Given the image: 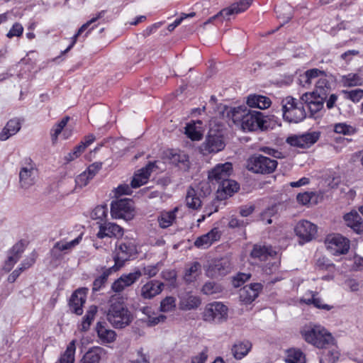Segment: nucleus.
I'll return each mask as SVG.
<instances>
[{
	"mask_svg": "<svg viewBox=\"0 0 363 363\" xmlns=\"http://www.w3.org/2000/svg\"><path fill=\"white\" fill-rule=\"evenodd\" d=\"M317 78L318 80L315 83V90L311 94L327 98L330 90V84L324 71L317 68L308 69L299 75L298 84L303 87L308 88Z\"/></svg>",
	"mask_w": 363,
	"mask_h": 363,
	"instance_id": "obj_1",
	"label": "nucleus"
},
{
	"mask_svg": "<svg viewBox=\"0 0 363 363\" xmlns=\"http://www.w3.org/2000/svg\"><path fill=\"white\" fill-rule=\"evenodd\" d=\"M137 254V245L134 239L124 238L118 241L113 252L114 264L112 267L119 271L126 262L133 259Z\"/></svg>",
	"mask_w": 363,
	"mask_h": 363,
	"instance_id": "obj_2",
	"label": "nucleus"
},
{
	"mask_svg": "<svg viewBox=\"0 0 363 363\" xmlns=\"http://www.w3.org/2000/svg\"><path fill=\"white\" fill-rule=\"evenodd\" d=\"M301 333L306 342L318 349L333 345L335 340L332 334L320 325L305 328Z\"/></svg>",
	"mask_w": 363,
	"mask_h": 363,
	"instance_id": "obj_3",
	"label": "nucleus"
},
{
	"mask_svg": "<svg viewBox=\"0 0 363 363\" xmlns=\"http://www.w3.org/2000/svg\"><path fill=\"white\" fill-rule=\"evenodd\" d=\"M283 118L289 123H297L306 118L307 114L301 100L288 96L281 101Z\"/></svg>",
	"mask_w": 363,
	"mask_h": 363,
	"instance_id": "obj_4",
	"label": "nucleus"
},
{
	"mask_svg": "<svg viewBox=\"0 0 363 363\" xmlns=\"http://www.w3.org/2000/svg\"><path fill=\"white\" fill-rule=\"evenodd\" d=\"M107 320L113 327L118 329L129 325L133 316L123 303L115 301L111 303L107 312Z\"/></svg>",
	"mask_w": 363,
	"mask_h": 363,
	"instance_id": "obj_5",
	"label": "nucleus"
},
{
	"mask_svg": "<svg viewBox=\"0 0 363 363\" xmlns=\"http://www.w3.org/2000/svg\"><path fill=\"white\" fill-rule=\"evenodd\" d=\"M278 165L276 160L259 154H255L247 161V169L255 174H269L274 172Z\"/></svg>",
	"mask_w": 363,
	"mask_h": 363,
	"instance_id": "obj_6",
	"label": "nucleus"
},
{
	"mask_svg": "<svg viewBox=\"0 0 363 363\" xmlns=\"http://www.w3.org/2000/svg\"><path fill=\"white\" fill-rule=\"evenodd\" d=\"M38 169L35 163L30 158H26L19 172V185L21 188L28 189L33 186L37 180Z\"/></svg>",
	"mask_w": 363,
	"mask_h": 363,
	"instance_id": "obj_7",
	"label": "nucleus"
},
{
	"mask_svg": "<svg viewBox=\"0 0 363 363\" xmlns=\"http://www.w3.org/2000/svg\"><path fill=\"white\" fill-rule=\"evenodd\" d=\"M133 202L131 199H123L113 201L111 204V214L113 218L130 220L135 216Z\"/></svg>",
	"mask_w": 363,
	"mask_h": 363,
	"instance_id": "obj_8",
	"label": "nucleus"
},
{
	"mask_svg": "<svg viewBox=\"0 0 363 363\" xmlns=\"http://www.w3.org/2000/svg\"><path fill=\"white\" fill-rule=\"evenodd\" d=\"M228 318V308L220 302H213L206 306L203 319L206 322L216 323L225 320Z\"/></svg>",
	"mask_w": 363,
	"mask_h": 363,
	"instance_id": "obj_9",
	"label": "nucleus"
},
{
	"mask_svg": "<svg viewBox=\"0 0 363 363\" xmlns=\"http://www.w3.org/2000/svg\"><path fill=\"white\" fill-rule=\"evenodd\" d=\"M267 121L264 114L257 111L248 110L242 122L244 131H255L267 128Z\"/></svg>",
	"mask_w": 363,
	"mask_h": 363,
	"instance_id": "obj_10",
	"label": "nucleus"
},
{
	"mask_svg": "<svg viewBox=\"0 0 363 363\" xmlns=\"http://www.w3.org/2000/svg\"><path fill=\"white\" fill-rule=\"evenodd\" d=\"M325 245L330 253L335 256L346 255L350 250V240L340 234L327 236Z\"/></svg>",
	"mask_w": 363,
	"mask_h": 363,
	"instance_id": "obj_11",
	"label": "nucleus"
},
{
	"mask_svg": "<svg viewBox=\"0 0 363 363\" xmlns=\"http://www.w3.org/2000/svg\"><path fill=\"white\" fill-rule=\"evenodd\" d=\"M233 268L230 259L227 257H221L213 260L206 270V274L211 278L224 277L231 272Z\"/></svg>",
	"mask_w": 363,
	"mask_h": 363,
	"instance_id": "obj_12",
	"label": "nucleus"
},
{
	"mask_svg": "<svg viewBox=\"0 0 363 363\" xmlns=\"http://www.w3.org/2000/svg\"><path fill=\"white\" fill-rule=\"evenodd\" d=\"M294 231L300 239L299 243L303 245L315 238L317 233V226L310 221L302 220L297 223Z\"/></svg>",
	"mask_w": 363,
	"mask_h": 363,
	"instance_id": "obj_13",
	"label": "nucleus"
},
{
	"mask_svg": "<svg viewBox=\"0 0 363 363\" xmlns=\"http://www.w3.org/2000/svg\"><path fill=\"white\" fill-rule=\"evenodd\" d=\"M252 1L253 0H240L238 3L233 4L230 7L223 9L217 14L208 18L205 24L211 23L217 19H219L220 21H222L223 19H225L232 14L243 12L249 8V6L252 4Z\"/></svg>",
	"mask_w": 363,
	"mask_h": 363,
	"instance_id": "obj_14",
	"label": "nucleus"
},
{
	"mask_svg": "<svg viewBox=\"0 0 363 363\" xmlns=\"http://www.w3.org/2000/svg\"><path fill=\"white\" fill-rule=\"evenodd\" d=\"M319 138V132L306 133L299 135H291L286 138V142L291 146L308 148L315 143Z\"/></svg>",
	"mask_w": 363,
	"mask_h": 363,
	"instance_id": "obj_15",
	"label": "nucleus"
},
{
	"mask_svg": "<svg viewBox=\"0 0 363 363\" xmlns=\"http://www.w3.org/2000/svg\"><path fill=\"white\" fill-rule=\"evenodd\" d=\"M141 276L142 272L138 269L129 274H123L112 284L111 289L114 292L120 293L135 283Z\"/></svg>",
	"mask_w": 363,
	"mask_h": 363,
	"instance_id": "obj_16",
	"label": "nucleus"
},
{
	"mask_svg": "<svg viewBox=\"0 0 363 363\" xmlns=\"http://www.w3.org/2000/svg\"><path fill=\"white\" fill-rule=\"evenodd\" d=\"M233 165L230 162L217 164L208 174V179L213 184H219L230 177Z\"/></svg>",
	"mask_w": 363,
	"mask_h": 363,
	"instance_id": "obj_17",
	"label": "nucleus"
},
{
	"mask_svg": "<svg viewBox=\"0 0 363 363\" xmlns=\"http://www.w3.org/2000/svg\"><path fill=\"white\" fill-rule=\"evenodd\" d=\"M225 147L223 136L218 134H209L201 145V150L203 154L216 153Z\"/></svg>",
	"mask_w": 363,
	"mask_h": 363,
	"instance_id": "obj_18",
	"label": "nucleus"
},
{
	"mask_svg": "<svg viewBox=\"0 0 363 363\" xmlns=\"http://www.w3.org/2000/svg\"><path fill=\"white\" fill-rule=\"evenodd\" d=\"M88 289L86 288L78 289L73 292L69 301V306L72 313L80 315L83 313V306L86 300V292Z\"/></svg>",
	"mask_w": 363,
	"mask_h": 363,
	"instance_id": "obj_19",
	"label": "nucleus"
},
{
	"mask_svg": "<svg viewBox=\"0 0 363 363\" xmlns=\"http://www.w3.org/2000/svg\"><path fill=\"white\" fill-rule=\"evenodd\" d=\"M325 97H322L314 94L305 93L301 96V100L303 101L305 108L308 109L311 116H314L315 113L323 108Z\"/></svg>",
	"mask_w": 363,
	"mask_h": 363,
	"instance_id": "obj_20",
	"label": "nucleus"
},
{
	"mask_svg": "<svg viewBox=\"0 0 363 363\" xmlns=\"http://www.w3.org/2000/svg\"><path fill=\"white\" fill-rule=\"evenodd\" d=\"M26 249L25 242L20 240L17 242L9 251V256L5 262L4 269L7 272L11 270L14 264L20 259Z\"/></svg>",
	"mask_w": 363,
	"mask_h": 363,
	"instance_id": "obj_21",
	"label": "nucleus"
},
{
	"mask_svg": "<svg viewBox=\"0 0 363 363\" xmlns=\"http://www.w3.org/2000/svg\"><path fill=\"white\" fill-rule=\"evenodd\" d=\"M262 288L263 286L260 283H253L245 286L240 291V301L245 304L251 303L258 297Z\"/></svg>",
	"mask_w": 363,
	"mask_h": 363,
	"instance_id": "obj_22",
	"label": "nucleus"
},
{
	"mask_svg": "<svg viewBox=\"0 0 363 363\" xmlns=\"http://www.w3.org/2000/svg\"><path fill=\"white\" fill-rule=\"evenodd\" d=\"M164 284L157 280L147 281L141 287V296L145 299H151L160 294L164 289Z\"/></svg>",
	"mask_w": 363,
	"mask_h": 363,
	"instance_id": "obj_23",
	"label": "nucleus"
},
{
	"mask_svg": "<svg viewBox=\"0 0 363 363\" xmlns=\"http://www.w3.org/2000/svg\"><path fill=\"white\" fill-rule=\"evenodd\" d=\"M96 332L101 343L108 344L113 342L116 339V333L110 329L104 321H99L96 325Z\"/></svg>",
	"mask_w": 363,
	"mask_h": 363,
	"instance_id": "obj_24",
	"label": "nucleus"
},
{
	"mask_svg": "<svg viewBox=\"0 0 363 363\" xmlns=\"http://www.w3.org/2000/svg\"><path fill=\"white\" fill-rule=\"evenodd\" d=\"M123 235V229L118 225L113 223H108L101 224L99 225V230L97 233V238H119Z\"/></svg>",
	"mask_w": 363,
	"mask_h": 363,
	"instance_id": "obj_25",
	"label": "nucleus"
},
{
	"mask_svg": "<svg viewBox=\"0 0 363 363\" xmlns=\"http://www.w3.org/2000/svg\"><path fill=\"white\" fill-rule=\"evenodd\" d=\"M221 233L218 228H213L208 233L199 237L194 242V245L197 247L208 248L214 242L220 238Z\"/></svg>",
	"mask_w": 363,
	"mask_h": 363,
	"instance_id": "obj_26",
	"label": "nucleus"
},
{
	"mask_svg": "<svg viewBox=\"0 0 363 363\" xmlns=\"http://www.w3.org/2000/svg\"><path fill=\"white\" fill-rule=\"evenodd\" d=\"M347 226L350 227L357 234L363 233V220L361 216L356 211H352L343 216Z\"/></svg>",
	"mask_w": 363,
	"mask_h": 363,
	"instance_id": "obj_27",
	"label": "nucleus"
},
{
	"mask_svg": "<svg viewBox=\"0 0 363 363\" xmlns=\"http://www.w3.org/2000/svg\"><path fill=\"white\" fill-rule=\"evenodd\" d=\"M248 109L245 106L228 107L224 106L223 113H226V117L232 120L234 124L242 125L243 118Z\"/></svg>",
	"mask_w": 363,
	"mask_h": 363,
	"instance_id": "obj_28",
	"label": "nucleus"
},
{
	"mask_svg": "<svg viewBox=\"0 0 363 363\" xmlns=\"http://www.w3.org/2000/svg\"><path fill=\"white\" fill-rule=\"evenodd\" d=\"M106 353V352L103 347H93L84 354L79 363H100Z\"/></svg>",
	"mask_w": 363,
	"mask_h": 363,
	"instance_id": "obj_29",
	"label": "nucleus"
},
{
	"mask_svg": "<svg viewBox=\"0 0 363 363\" xmlns=\"http://www.w3.org/2000/svg\"><path fill=\"white\" fill-rule=\"evenodd\" d=\"M322 349L323 351L321 353L320 363H323V361H325L328 363H335L339 359L340 353L338 350L335 339L333 345H330Z\"/></svg>",
	"mask_w": 363,
	"mask_h": 363,
	"instance_id": "obj_30",
	"label": "nucleus"
},
{
	"mask_svg": "<svg viewBox=\"0 0 363 363\" xmlns=\"http://www.w3.org/2000/svg\"><path fill=\"white\" fill-rule=\"evenodd\" d=\"M21 127V121L18 118L11 119L0 133V140H6L14 135L20 130Z\"/></svg>",
	"mask_w": 363,
	"mask_h": 363,
	"instance_id": "obj_31",
	"label": "nucleus"
},
{
	"mask_svg": "<svg viewBox=\"0 0 363 363\" xmlns=\"http://www.w3.org/2000/svg\"><path fill=\"white\" fill-rule=\"evenodd\" d=\"M251 349L252 343L248 340H244L235 342L233 345L231 351L236 359H242L249 353Z\"/></svg>",
	"mask_w": 363,
	"mask_h": 363,
	"instance_id": "obj_32",
	"label": "nucleus"
},
{
	"mask_svg": "<svg viewBox=\"0 0 363 363\" xmlns=\"http://www.w3.org/2000/svg\"><path fill=\"white\" fill-rule=\"evenodd\" d=\"M274 254H275V252L270 246L255 245L250 253V256L253 259L264 261L268 257L272 256Z\"/></svg>",
	"mask_w": 363,
	"mask_h": 363,
	"instance_id": "obj_33",
	"label": "nucleus"
},
{
	"mask_svg": "<svg viewBox=\"0 0 363 363\" xmlns=\"http://www.w3.org/2000/svg\"><path fill=\"white\" fill-rule=\"evenodd\" d=\"M271 100L269 98L262 95H250L247 97V104L251 108L265 109L270 106Z\"/></svg>",
	"mask_w": 363,
	"mask_h": 363,
	"instance_id": "obj_34",
	"label": "nucleus"
},
{
	"mask_svg": "<svg viewBox=\"0 0 363 363\" xmlns=\"http://www.w3.org/2000/svg\"><path fill=\"white\" fill-rule=\"evenodd\" d=\"M179 208L175 207L173 210L169 211H162L157 218L159 225L162 228H166L172 225L176 219V213Z\"/></svg>",
	"mask_w": 363,
	"mask_h": 363,
	"instance_id": "obj_35",
	"label": "nucleus"
},
{
	"mask_svg": "<svg viewBox=\"0 0 363 363\" xmlns=\"http://www.w3.org/2000/svg\"><path fill=\"white\" fill-rule=\"evenodd\" d=\"M105 14V11H101L99 12L95 17H93L91 20L88 21L86 23L83 24L79 29L78 30L77 33L72 37V40L70 45L64 50L62 52V54H65L69 50H71V48L74 46V45L76 43L77 38L84 31L86 30L89 26L92 24L93 23L96 22L98 19L101 18Z\"/></svg>",
	"mask_w": 363,
	"mask_h": 363,
	"instance_id": "obj_36",
	"label": "nucleus"
},
{
	"mask_svg": "<svg viewBox=\"0 0 363 363\" xmlns=\"http://www.w3.org/2000/svg\"><path fill=\"white\" fill-rule=\"evenodd\" d=\"M116 272H118V271L116 270L113 267H111L108 268H104L102 274L94 279V281L93 282L92 291L94 292H95V291H98L101 289H102L105 286V284L108 280V277L112 273H114Z\"/></svg>",
	"mask_w": 363,
	"mask_h": 363,
	"instance_id": "obj_37",
	"label": "nucleus"
},
{
	"mask_svg": "<svg viewBox=\"0 0 363 363\" xmlns=\"http://www.w3.org/2000/svg\"><path fill=\"white\" fill-rule=\"evenodd\" d=\"M239 184L235 181L228 178L218 185V193H224L226 196H231L239 189Z\"/></svg>",
	"mask_w": 363,
	"mask_h": 363,
	"instance_id": "obj_38",
	"label": "nucleus"
},
{
	"mask_svg": "<svg viewBox=\"0 0 363 363\" xmlns=\"http://www.w3.org/2000/svg\"><path fill=\"white\" fill-rule=\"evenodd\" d=\"M186 203L188 208L194 210L199 209L201 206V200L197 191L192 187L187 190Z\"/></svg>",
	"mask_w": 363,
	"mask_h": 363,
	"instance_id": "obj_39",
	"label": "nucleus"
},
{
	"mask_svg": "<svg viewBox=\"0 0 363 363\" xmlns=\"http://www.w3.org/2000/svg\"><path fill=\"white\" fill-rule=\"evenodd\" d=\"M98 308L94 305H92L89 308L86 314L83 317L82 323L79 326V330L81 331L86 332L89 329L90 325L92 321L94 320Z\"/></svg>",
	"mask_w": 363,
	"mask_h": 363,
	"instance_id": "obj_40",
	"label": "nucleus"
},
{
	"mask_svg": "<svg viewBox=\"0 0 363 363\" xmlns=\"http://www.w3.org/2000/svg\"><path fill=\"white\" fill-rule=\"evenodd\" d=\"M82 239V234L79 235L77 238L74 239L69 242H65L64 240H60L57 242L52 248V252L55 250L59 251H69L73 249L76 245H77Z\"/></svg>",
	"mask_w": 363,
	"mask_h": 363,
	"instance_id": "obj_41",
	"label": "nucleus"
},
{
	"mask_svg": "<svg viewBox=\"0 0 363 363\" xmlns=\"http://www.w3.org/2000/svg\"><path fill=\"white\" fill-rule=\"evenodd\" d=\"M201 269V264L199 262H194L189 268L186 269L184 280L189 283L194 281L199 275Z\"/></svg>",
	"mask_w": 363,
	"mask_h": 363,
	"instance_id": "obj_42",
	"label": "nucleus"
},
{
	"mask_svg": "<svg viewBox=\"0 0 363 363\" xmlns=\"http://www.w3.org/2000/svg\"><path fill=\"white\" fill-rule=\"evenodd\" d=\"M201 304V300L196 296H188L180 301V308L184 311H189L196 308Z\"/></svg>",
	"mask_w": 363,
	"mask_h": 363,
	"instance_id": "obj_43",
	"label": "nucleus"
},
{
	"mask_svg": "<svg viewBox=\"0 0 363 363\" xmlns=\"http://www.w3.org/2000/svg\"><path fill=\"white\" fill-rule=\"evenodd\" d=\"M75 340L71 341L62 356L60 357V363H74L75 354Z\"/></svg>",
	"mask_w": 363,
	"mask_h": 363,
	"instance_id": "obj_44",
	"label": "nucleus"
},
{
	"mask_svg": "<svg viewBox=\"0 0 363 363\" xmlns=\"http://www.w3.org/2000/svg\"><path fill=\"white\" fill-rule=\"evenodd\" d=\"M277 18L281 21V26L288 23L292 18L291 8L289 5L279 6L275 9Z\"/></svg>",
	"mask_w": 363,
	"mask_h": 363,
	"instance_id": "obj_45",
	"label": "nucleus"
},
{
	"mask_svg": "<svg viewBox=\"0 0 363 363\" xmlns=\"http://www.w3.org/2000/svg\"><path fill=\"white\" fill-rule=\"evenodd\" d=\"M170 160L179 168L186 169L189 167V157L183 152L172 154Z\"/></svg>",
	"mask_w": 363,
	"mask_h": 363,
	"instance_id": "obj_46",
	"label": "nucleus"
},
{
	"mask_svg": "<svg viewBox=\"0 0 363 363\" xmlns=\"http://www.w3.org/2000/svg\"><path fill=\"white\" fill-rule=\"evenodd\" d=\"M285 361L287 363H305V356L299 350H289Z\"/></svg>",
	"mask_w": 363,
	"mask_h": 363,
	"instance_id": "obj_47",
	"label": "nucleus"
},
{
	"mask_svg": "<svg viewBox=\"0 0 363 363\" xmlns=\"http://www.w3.org/2000/svg\"><path fill=\"white\" fill-rule=\"evenodd\" d=\"M333 130L337 134H342L344 135H352L357 133L356 128L346 123H335L333 127Z\"/></svg>",
	"mask_w": 363,
	"mask_h": 363,
	"instance_id": "obj_48",
	"label": "nucleus"
},
{
	"mask_svg": "<svg viewBox=\"0 0 363 363\" xmlns=\"http://www.w3.org/2000/svg\"><path fill=\"white\" fill-rule=\"evenodd\" d=\"M69 119L70 118L69 116H65L52 127L50 134L53 143H55L57 140L58 135L62 133Z\"/></svg>",
	"mask_w": 363,
	"mask_h": 363,
	"instance_id": "obj_49",
	"label": "nucleus"
},
{
	"mask_svg": "<svg viewBox=\"0 0 363 363\" xmlns=\"http://www.w3.org/2000/svg\"><path fill=\"white\" fill-rule=\"evenodd\" d=\"M277 208L276 206L268 207L260 213V220L264 224H271L272 223V218L276 216Z\"/></svg>",
	"mask_w": 363,
	"mask_h": 363,
	"instance_id": "obj_50",
	"label": "nucleus"
},
{
	"mask_svg": "<svg viewBox=\"0 0 363 363\" xmlns=\"http://www.w3.org/2000/svg\"><path fill=\"white\" fill-rule=\"evenodd\" d=\"M108 208L106 205H101L96 206L91 212V217L94 220H99L103 221L108 216Z\"/></svg>",
	"mask_w": 363,
	"mask_h": 363,
	"instance_id": "obj_51",
	"label": "nucleus"
},
{
	"mask_svg": "<svg viewBox=\"0 0 363 363\" xmlns=\"http://www.w3.org/2000/svg\"><path fill=\"white\" fill-rule=\"evenodd\" d=\"M185 134L192 140H199L202 138L201 133L197 130L194 123L186 124L185 128Z\"/></svg>",
	"mask_w": 363,
	"mask_h": 363,
	"instance_id": "obj_52",
	"label": "nucleus"
},
{
	"mask_svg": "<svg viewBox=\"0 0 363 363\" xmlns=\"http://www.w3.org/2000/svg\"><path fill=\"white\" fill-rule=\"evenodd\" d=\"M176 308V298L173 296H167L160 303V311L167 313Z\"/></svg>",
	"mask_w": 363,
	"mask_h": 363,
	"instance_id": "obj_53",
	"label": "nucleus"
},
{
	"mask_svg": "<svg viewBox=\"0 0 363 363\" xmlns=\"http://www.w3.org/2000/svg\"><path fill=\"white\" fill-rule=\"evenodd\" d=\"M201 291L206 295H213L220 293L221 288L214 281H207L203 286Z\"/></svg>",
	"mask_w": 363,
	"mask_h": 363,
	"instance_id": "obj_54",
	"label": "nucleus"
},
{
	"mask_svg": "<svg viewBox=\"0 0 363 363\" xmlns=\"http://www.w3.org/2000/svg\"><path fill=\"white\" fill-rule=\"evenodd\" d=\"M344 84L347 86H360L362 84V78L357 74H349L345 77Z\"/></svg>",
	"mask_w": 363,
	"mask_h": 363,
	"instance_id": "obj_55",
	"label": "nucleus"
},
{
	"mask_svg": "<svg viewBox=\"0 0 363 363\" xmlns=\"http://www.w3.org/2000/svg\"><path fill=\"white\" fill-rule=\"evenodd\" d=\"M342 92L346 95V98L352 101L357 103L363 98V89H357L351 91L343 90Z\"/></svg>",
	"mask_w": 363,
	"mask_h": 363,
	"instance_id": "obj_56",
	"label": "nucleus"
},
{
	"mask_svg": "<svg viewBox=\"0 0 363 363\" xmlns=\"http://www.w3.org/2000/svg\"><path fill=\"white\" fill-rule=\"evenodd\" d=\"M84 150L85 145L79 144L74 148V150L72 152L67 154V155L65 157V160L68 162H71L79 157Z\"/></svg>",
	"mask_w": 363,
	"mask_h": 363,
	"instance_id": "obj_57",
	"label": "nucleus"
},
{
	"mask_svg": "<svg viewBox=\"0 0 363 363\" xmlns=\"http://www.w3.org/2000/svg\"><path fill=\"white\" fill-rule=\"evenodd\" d=\"M23 32V27L19 23H15L11 28L9 30L6 36L9 38H12L13 37H20L22 35Z\"/></svg>",
	"mask_w": 363,
	"mask_h": 363,
	"instance_id": "obj_58",
	"label": "nucleus"
},
{
	"mask_svg": "<svg viewBox=\"0 0 363 363\" xmlns=\"http://www.w3.org/2000/svg\"><path fill=\"white\" fill-rule=\"evenodd\" d=\"M159 265L160 263L158 262L154 265L144 267L143 268V271H141L142 275L144 274L145 276H147L149 278L156 276L158 272L160 271Z\"/></svg>",
	"mask_w": 363,
	"mask_h": 363,
	"instance_id": "obj_59",
	"label": "nucleus"
},
{
	"mask_svg": "<svg viewBox=\"0 0 363 363\" xmlns=\"http://www.w3.org/2000/svg\"><path fill=\"white\" fill-rule=\"evenodd\" d=\"M315 196L313 192L300 193L296 196L297 201L302 205H307L311 203L312 198Z\"/></svg>",
	"mask_w": 363,
	"mask_h": 363,
	"instance_id": "obj_60",
	"label": "nucleus"
},
{
	"mask_svg": "<svg viewBox=\"0 0 363 363\" xmlns=\"http://www.w3.org/2000/svg\"><path fill=\"white\" fill-rule=\"evenodd\" d=\"M102 168V162H94L90 164L85 172L89 175V178L91 179L95 177V175L99 172V171Z\"/></svg>",
	"mask_w": 363,
	"mask_h": 363,
	"instance_id": "obj_61",
	"label": "nucleus"
},
{
	"mask_svg": "<svg viewBox=\"0 0 363 363\" xmlns=\"http://www.w3.org/2000/svg\"><path fill=\"white\" fill-rule=\"evenodd\" d=\"M154 167L155 164L153 163L149 162L145 167L139 169L137 174L143 177V179H146L147 181Z\"/></svg>",
	"mask_w": 363,
	"mask_h": 363,
	"instance_id": "obj_62",
	"label": "nucleus"
},
{
	"mask_svg": "<svg viewBox=\"0 0 363 363\" xmlns=\"http://www.w3.org/2000/svg\"><path fill=\"white\" fill-rule=\"evenodd\" d=\"M137 359L131 360L130 363H150V357L143 352L142 347L137 350Z\"/></svg>",
	"mask_w": 363,
	"mask_h": 363,
	"instance_id": "obj_63",
	"label": "nucleus"
},
{
	"mask_svg": "<svg viewBox=\"0 0 363 363\" xmlns=\"http://www.w3.org/2000/svg\"><path fill=\"white\" fill-rule=\"evenodd\" d=\"M91 179L86 172H84L77 177L75 182L77 186L83 187L86 186Z\"/></svg>",
	"mask_w": 363,
	"mask_h": 363,
	"instance_id": "obj_64",
	"label": "nucleus"
}]
</instances>
